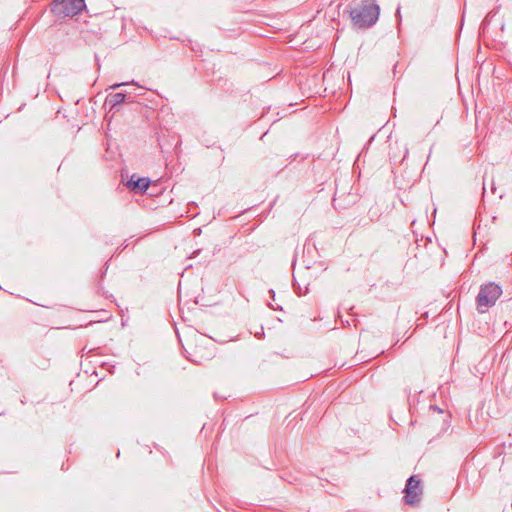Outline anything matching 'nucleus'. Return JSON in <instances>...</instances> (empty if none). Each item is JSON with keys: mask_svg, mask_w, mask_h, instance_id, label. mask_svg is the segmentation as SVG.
I'll use <instances>...</instances> for the list:
<instances>
[{"mask_svg": "<svg viewBox=\"0 0 512 512\" xmlns=\"http://www.w3.org/2000/svg\"><path fill=\"white\" fill-rule=\"evenodd\" d=\"M354 26L358 28H369L373 26L380 14V7L376 0H362L360 4L349 11Z\"/></svg>", "mask_w": 512, "mask_h": 512, "instance_id": "obj_1", "label": "nucleus"}, {"mask_svg": "<svg viewBox=\"0 0 512 512\" xmlns=\"http://www.w3.org/2000/svg\"><path fill=\"white\" fill-rule=\"evenodd\" d=\"M502 295V288L494 283L489 282L480 286L479 293L476 297V305L479 313H486L489 308L495 305L496 301Z\"/></svg>", "mask_w": 512, "mask_h": 512, "instance_id": "obj_2", "label": "nucleus"}, {"mask_svg": "<svg viewBox=\"0 0 512 512\" xmlns=\"http://www.w3.org/2000/svg\"><path fill=\"white\" fill-rule=\"evenodd\" d=\"M85 7V0H55L52 10L59 15L73 17Z\"/></svg>", "mask_w": 512, "mask_h": 512, "instance_id": "obj_3", "label": "nucleus"}, {"mask_svg": "<svg viewBox=\"0 0 512 512\" xmlns=\"http://www.w3.org/2000/svg\"><path fill=\"white\" fill-rule=\"evenodd\" d=\"M404 492L405 503L411 506L417 505L420 502L422 494L420 480L417 479L416 476L409 477Z\"/></svg>", "mask_w": 512, "mask_h": 512, "instance_id": "obj_4", "label": "nucleus"}, {"mask_svg": "<svg viewBox=\"0 0 512 512\" xmlns=\"http://www.w3.org/2000/svg\"><path fill=\"white\" fill-rule=\"evenodd\" d=\"M151 183L152 181L148 177H140L137 174H132L125 185L131 191L139 190V192H146Z\"/></svg>", "mask_w": 512, "mask_h": 512, "instance_id": "obj_5", "label": "nucleus"}, {"mask_svg": "<svg viewBox=\"0 0 512 512\" xmlns=\"http://www.w3.org/2000/svg\"><path fill=\"white\" fill-rule=\"evenodd\" d=\"M349 195L350 194H334L332 199L334 208L337 210L345 209L351 203V201H346V198Z\"/></svg>", "mask_w": 512, "mask_h": 512, "instance_id": "obj_6", "label": "nucleus"}, {"mask_svg": "<svg viewBox=\"0 0 512 512\" xmlns=\"http://www.w3.org/2000/svg\"><path fill=\"white\" fill-rule=\"evenodd\" d=\"M160 194H139L142 199L136 198V202L140 203L142 202V205L145 207H148L150 209H154V197L159 196Z\"/></svg>", "mask_w": 512, "mask_h": 512, "instance_id": "obj_7", "label": "nucleus"}, {"mask_svg": "<svg viewBox=\"0 0 512 512\" xmlns=\"http://www.w3.org/2000/svg\"><path fill=\"white\" fill-rule=\"evenodd\" d=\"M126 95L118 92L107 97V102L111 105V109L122 104L125 101Z\"/></svg>", "mask_w": 512, "mask_h": 512, "instance_id": "obj_8", "label": "nucleus"}, {"mask_svg": "<svg viewBox=\"0 0 512 512\" xmlns=\"http://www.w3.org/2000/svg\"><path fill=\"white\" fill-rule=\"evenodd\" d=\"M121 85H123V83H121V84H115V85L111 86V88L115 89V88L120 87Z\"/></svg>", "mask_w": 512, "mask_h": 512, "instance_id": "obj_9", "label": "nucleus"}, {"mask_svg": "<svg viewBox=\"0 0 512 512\" xmlns=\"http://www.w3.org/2000/svg\"><path fill=\"white\" fill-rule=\"evenodd\" d=\"M314 242H315V241H314V239H313V238H311V239H309V240L307 241V243H314Z\"/></svg>", "mask_w": 512, "mask_h": 512, "instance_id": "obj_10", "label": "nucleus"}]
</instances>
